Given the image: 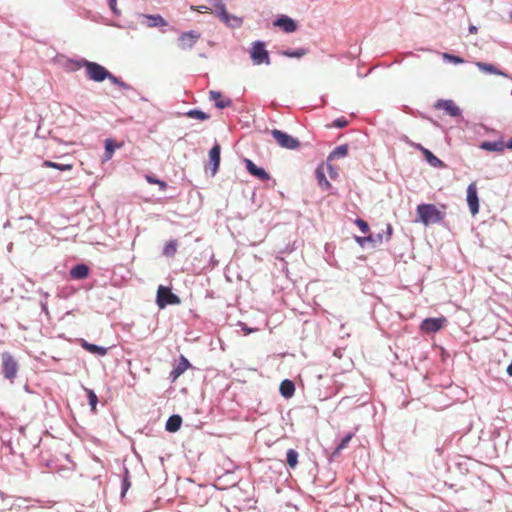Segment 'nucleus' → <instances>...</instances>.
Returning a JSON list of instances; mask_svg holds the SVG:
<instances>
[{
  "label": "nucleus",
  "instance_id": "8fccbe9b",
  "mask_svg": "<svg viewBox=\"0 0 512 512\" xmlns=\"http://www.w3.org/2000/svg\"><path fill=\"white\" fill-rule=\"evenodd\" d=\"M192 9H193V10H196V8H194V7H192ZM209 9H210L209 7L202 5V6H199V7L197 8V11L201 12L202 10H205V11H206V10H209Z\"/></svg>",
  "mask_w": 512,
  "mask_h": 512
},
{
  "label": "nucleus",
  "instance_id": "f257e3e1",
  "mask_svg": "<svg viewBox=\"0 0 512 512\" xmlns=\"http://www.w3.org/2000/svg\"><path fill=\"white\" fill-rule=\"evenodd\" d=\"M78 67H83L86 70V76L94 82H103L109 80L112 84L116 85L122 90L133 89L131 85L124 82L121 78L113 75L109 70L97 62L89 61L84 58L76 61Z\"/></svg>",
  "mask_w": 512,
  "mask_h": 512
},
{
  "label": "nucleus",
  "instance_id": "a878e982",
  "mask_svg": "<svg viewBox=\"0 0 512 512\" xmlns=\"http://www.w3.org/2000/svg\"><path fill=\"white\" fill-rule=\"evenodd\" d=\"M220 20L231 28H239L243 23L242 18L229 14L228 12L227 17L222 16Z\"/></svg>",
  "mask_w": 512,
  "mask_h": 512
},
{
  "label": "nucleus",
  "instance_id": "c9c22d12",
  "mask_svg": "<svg viewBox=\"0 0 512 512\" xmlns=\"http://www.w3.org/2000/svg\"><path fill=\"white\" fill-rule=\"evenodd\" d=\"M115 148H116V145L112 139H107L105 141V160L111 159Z\"/></svg>",
  "mask_w": 512,
  "mask_h": 512
},
{
  "label": "nucleus",
  "instance_id": "72a5a7b5",
  "mask_svg": "<svg viewBox=\"0 0 512 512\" xmlns=\"http://www.w3.org/2000/svg\"><path fill=\"white\" fill-rule=\"evenodd\" d=\"M146 180L148 183L150 184H157L159 186V190L160 191H165L168 187L167 183L163 180H160L158 178H156L155 176L153 175H146L145 176Z\"/></svg>",
  "mask_w": 512,
  "mask_h": 512
},
{
  "label": "nucleus",
  "instance_id": "3c124183",
  "mask_svg": "<svg viewBox=\"0 0 512 512\" xmlns=\"http://www.w3.org/2000/svg\"><path fill=\"white\" fill-rule=\"evenodd\" d=\"M507 374L512 377V362L507 367Z\"/></svg>",
  "mask_w": 512,
  "mask_h": 512
},
{
  "label": "nucleus",
  "instance_id": "4c0bfd02",
  "mask_svg": "<svg viewBox=\"0 0 512 512\" xmlns=\"http://www.w3.org/2000/svg\"><path fill=\"white\" fill-rule=\"evenodd\" d=\"M443 59L445 61H448V62H451L453 64H462L464 63V59L459 57V56H456V55H453V54H449V53H444L443 54Z\"/></svg>",
  "mask_w": 512,
  "mask_h": 512
},
{
  "label": "nucleus",
  "instance_id": "603ef678",
  "mask_svg": "<svg viewBox=\"0 0 512 512\" xmlns=\"http://www.w3.org/2000/svg\"><path fill=\"white\" fill-rule=\"evenodd\" d=\"M476 31H477V27L476 26H474V25H470L469 26V32L470 33H475Z\"/></svg>",
  "mask_w": 512,
  "mask_h": 512
},
{
  "label": "nucleus",
  "instance_id": "ddd939ff",
  "mask_svg": "<svg viewBox=\"0 0 512 512\" xmlns=\"http://www.w3.org/2000/svg\"><path fill=\"white\" fill-rule=\"evenodd\" d=\"M220 154H221V147L218 143H215L209 151V159H210L212 175H215L219 169Z\"/></svg>",
  "mask_w": 512,
  "mask_h": 512
},
{
  "label": "nucleus",
  "instance_id": "09e8293b",
  "mask_svg": "<svg viewBox=\"0 0 512 512\" xmlns=\"http://www.w3.org/2000/svg\"><path fill=\"white\" fill-rule=\"evenodd\" d=\"M504 148L512 150V138L509 139L506 143H504Z\"/></svg>",
  "mask_w": 512,
  "mask_h": 512
},
{
  "label": "nucleus",
  "instance_id": "c85d7f7f",
  "mask_svg": "<svg viewBox=\"0 0 512 512\" xmlns=\"http://www.w3.org/2000/svg\"><path fill=\"white\" fill-rule=\"evenodd\" d=\"M177 246H178L177 240L172 239V240L168 241L163 248V252H162L163 255L166 257H174V255L176 254V251H177Z\"/></svg>",
  "mask_w": 512,
  "mask_h": 512
},
{
  "label": "nucleus",
  "instance_id": "49530a36",
  "mask_svg": "<svg viewBox=\"0 0 512 512\" xmlns=\"http://www.w3.org/2000/svg\"><path fill=\"white\" fill-rule=\"evenodd\" d=\"M363 239H364V237H356V241L358 242V244H359L361 247H364V246H365V244H366L367 242H369V240H363Z\"/></svg>",
  "mask_w": 512,
  "mask_h": 512
},
{
  "label": "nucleus",
  "instance_id": "aec40b11",
  "mask_svg": "<svg viewBox=\"0 0 512 512\" xmlns=\"http://www.w3.org/2000/svg\"><path fill=\"white\" fill-rule=\"evenodd\" d=\"M279 390H280V394L284 398L288 399L294 395L295 385H294L293 381H291L289 379H285L281 382Z\"/></svg>",
  "mask_w": 512,
  "mask_h": 512
},
{
  "label": "nucleus",
  "instance_id": "de8ad7c7",
  "mask_svg": "<svg viewBox=\"0 0 512 512\" xmlns=\"http://www.w3.org/2000/svg\"><path fill=\"white\" fill-rule=\"evenodd\" d=\"M328 169H329V175L331 178H333L335 175H337L336 170L331 165H328Z\"/></svg>",
  "mask_w": 512,
  "mask_h": 512
},
{
  "label": "nucleus",
  "instance_id": "37998d69",
  "mask_svg": "<svg viewBox=\"0 0 512 512\" xmlns=\"http://www.w3.org/2000/svg\"><path fill=\"white\" fill-rule=\"evenodd\" d=\"M348 125V121L344 117H339L333 121V127L344 128Z\"/></svg>",
  "mask_w": 512,
  "mask_h": 512
},
{
  "label": "nucleus",
  "instance_id": "1a4fd4ad",
  "mask_svg": "<svg viewBox=\"0 0 512 512\" xmlns=\"http://www.w3.org/2000/svg\"><path fill=\"white\" fill-rule=\"evenodd\" d=\"M446 322V318H426L422 321L420 328L423 332L426 333H435L439 331L443 324Z\"/></svg>",
  "mask_w": 512,
  "mask_h": 512
},
{
  "label": "nucleus",
  "instance_id": "f3484780",
  "mask_svg": "<svg viewBox=\"0 0 512 512\" xmlns=\"http://www.w3.org/2000/svg\"><path fill=\"white\" fill-rule=\"evenodd\" d=\"M190 367V362L183 356H180L179 362L170 372V377L175 380Z\"/></svg>",
  "mask_w": 512,
  "mask_h": 512
},
{
  "label": "nucleus",
  "instance_id": "473e14b6",
  "mask_svg": "<svg viewBox=\"0 0 512 512\" xmlns=\"http://www.w3.org/2000/svg\"><path fill=\"white\" fill-rule=\"evenodd\" d=\"M131 487V482L129 480V470L124 467V477L122 479V483H121V496L124 497L126 492L129 490V488Z\"/></svg>",
  "mask_w": 512,
  "mask_h": 512
},
{
  "label": "nucleus",
  "instance_id": "412c9836",
  "mask_svg": "<svg viewBox=\"0 0 512 512\" xmlns=\"http://www.w3.org/2000/svg\"><path fill=\"white\" fill-rule=\"evenodd\" d=\"M182 424V418L178 414L171 415L166 421L165 429L168 432H177Z\"/></svg>",
  "mask_w": 512,
  "mask_h": 512
},
{
  "label": "nucleus",
  "instance_id": "7c9ffc66",
  "mask_svg": "<svg viewBox=\"0 0 512 512\" xmlns=\"http://www.w3.org/2000/svg\"><path fill=\"white\" fill-rule=\"evenodd\" d=\"M299 454L295 449H289L286 453V461L291 469H294L298 464Z\"/></svg>",
  "mask_w": 512,
  "mask_h": 512
},
{
  "label": "nucleus",
  "instance_id": "4be33fe9",
  "mask_svg": "<svg viewBox=\"0 0 512 512\" xmlns=\"http://www.w3.org/2000/svg\"><path fill=\"white\" fill-rule=\"evenodd\" d=\"M480 148L491 152H502L504 150V142L502 141H484L480 144Z\"/></svg>",
  "mask_w": 512,
  "mask_h": 512
},
{
  "label": "nucleus",
  "instance_id": "f03ea898",
  "mask_svg": "<svg viewBox=\"0 0 512 512\" xmlns=\"http://www.w3.org/2000/svg\"><path fill=\"white\" fill-rule=\"evenodd\" d=\"M418 221L425 226L440 223L445 217V213L440 211L434 204H420L416 209Z\"/></svg>",
  "mask_w": 512,
  "mask_h": 512
},
{
  "label": "nucleus",
  "instance_id": "f704fd0d",
  "mask_svg": "<svg viewBox=\"0 0 512 512\" xmlns=\"http://www.w3.org/2000/svg\"><path fill=\"white\" fill-rule=\"evenodd\" d=\"M384 238V233H376V234H370L366 237H364L363 240H369V243L373 244V247H376L378 244H381Z\"/></svg>",
  "mask_w": 512,
  "mask_h": 512
},
{
  "label": "nucleus",
  "instance_id": "a211bd4d",
  "mask_svg": "<svg viewBox=\"0 0 512 512\" xmlns=\"http://www.w3.org/2000/svg\"><path fill=\"white\" fill-rule=\"evenodd\" d=\"M476 66L479 68L480 71H482L484 73L500 75L503 77H509V75L506 72L500 70L497 66H495L493 64L485 63V62H476Z\"/></svg>",
  "mask_w": 512,
  "mask_h": 512
},
{
  "label": "nucleus",
  "instance_id": "bb28decb",
  "mask_svg": "<svg viewBox=\"0 0 512 512\" xmlns=\"http://www.w3.org/2000/svg\"><path fill=\"white\" fill-rule=\"evenodd\" d=\"M188 118L197 119L201 121L208 120L210 115L200 109H190L184 114Z\"/></svg>",
  "mask_w": 512,
  "mask_h": 512
},
{
  "label": "nucleus",
  "instance_id": "79ce46f5",
  "mask_svg": "<svg viewBox=\"0 0 512 512\" xmlns=\"http://www.w3.org/2000/svg\"><path fill=\"white\" fill-rule=\"evenodd\" d=\"M108 6L115 16H120V10L117 8V0H107Z\"/></svg>",
  "mask_w": 512,
  "mask_h": 512
},
{
  "label": "nucleus",
  "instance_id": "5701e85b",
  "mask_svg": "<svg viewBox=\"0 0 512 512\" xmlns=\"http://www.w3.org/2000/svg\"><path fill=\"white\" fill-rule=\"evenodd\" d=\"M315 177L321 189L328 190L329 188H331V183L327 180L322 166L316 168Z\"/></svg>",
  "mask_w": 512,
  "mask_h": 512
},
{
  "label": "nucleus",
  "instance_id": "e433bc0d",
  "mask_svg": "<svg viewBox=\"0 0 512 512\" xmlns=\"http://www.w3.org/2000/svg\"><path fill=\"white\" fill-rule=\"evenodd\" d=\"M85 390L87 392L88 403L91 407V410L95 411L97 403H98V397L93 390H91V389H85Z\"/></svg>",
  "mask_w": 512,
  "mask_h": 512
},
{
  "label": "nucleus",
  "instance_id": "a18cd8bd",
  "mask_svg": "<svg viewBox=\"0 0 512 512\" xmlns=\"http://www.w3.org/2000/svg\"><path fill=\"white\" fill-rule=\"evenodd\" d=\"M239 326L242 328V330L245 332V334H250L254 331H256L257 329H253V328H249L245 323L243 322H239Z\"/></svg>",
  "mask_w": 512,
  "mask_h": 512
},
{
  "label": "nucleus",
  "instance_id": "6e6552de",
  "mask_svg": "<svg viewBox=\"0 0 512 512\" xmlns=\"http://www.w3.org/2000/svg\"><path fill=\"white\" fill-rule=\"evenodd\" d=\"M245 167L248 173L261 181H268L271 179L270 174L261 167H258L252 160L244 159Z\"/></svg>",
  "mask_w": 512,
  "mask_h": 512
},
{
  "label": "nucleus",
  "instance_id": "c03bdc74",
  "mask_svg": "<svg viewBox=\"0 0 512 512\" xmlns=\"http://www.w3.org/2000/svg\"><path fill=\"white\" fill-rule=\"evenodd\" d=\"M382 233H384V237L386 239V241L390 240L391 236H392V233H393V227L391 224H387L386 225V230L383 231Z\"/></svg>",
  "mask_w": 512,
  "mask_h": 512
},
{
  "label": "nucleus",
  "instance_id": "7ed1b4c3",
  "mask_svg": "<svg viewBox=\"0 0 512 512\" xmlns=\"http://www.w3.org/2000/svg\"><path fill=\"white\" fill-rule=\"evenodd\" d=\"M250 57L254 65L270 64L269 53L263 41L257 40L252 44Z\"/></svg>",
  "mask_w": 512,
  "mask_h": 512
},
{
  "label": "nucleus",
  "instance_id": "9d476101",
  "mask_svg": "<svg viewBox=\"0 0 512 512\" xmlns=\"http://www.w3.org/2000/svg\"><path fill=\"white\" fill-rule=\"evenodd\" d=\"M468 206L470 208V212L472 215H475L479 212V198L477 194V188L475 183L469 184L467 188V197H466Z\"/></svg>",
  "mask_w": 512,
  "mask_h": 512
},
{
  "label": "nucleus",
  "instance_id": "dca6fc26",
  "mask_svg": "<svg viewBox=\"0 0 512 512\" xmlns=\"http://www.w3.org/2000/svg\"><path fill=\"white\" fill-rule=\"evenodd\" d=\"M209 99L215 102V107L218 109H224L232 105L230 98H222V94L219 91H210Z\"/></svg>",
  "mask_w": 512,
  "mask_h": 512
},
{
  "label": "nucleus",
  "instance_id": "ea45409f",
  "mask_svg": "<svg viewBox=\"0 0 512 512\" xmlns=\"http://www.w3.org/2000/svg\"><path fill=\"white\" fill-rule=\"evenodd\" d=\"M39 293L43 296L44 300L40 301V306L43 312L48 313V304L47 299L49 297V293L43 290H39Z\"/></svg>",
  "mask_w": 512,
  "mask_h": 512
},
{
  "label": "nucleus",
  "instance_id": "4468645a",
  "mask_svg": "<svg viewBox=\"0 0 512 512\" xmlns=\"http://www.w3.org/2000/svg\"><path fill=\"white\" fill-rule=\"evenodd\" d=\"M417 148L423 153L426 161L429 163L430 166L434 168H444L445 163L440 160L437 156H435L429 149L424 148L420 144L417 145Z\"/></svg>",
  "mask_w": 512,
  "mask_h": 512
},
{
  "label": "nucleus",
  "instance_id": "b1692460",
  "mask_svg": "<svg viewBox=\"0 0 512 512\" xmlns=\"http://www.w3.org/2000/svg\"><path fill=\"white\" fill-rule=\"evenodd\" d=\"M210 5L214 8V13L217 17H227V10L224 0H208Z\"/></svg>",
  "mask_w": 512,
  "mask_h": 512
},
{
  "label": "nucleus",
  "instance_id": "2eb2a0df",
  "mask_svg": "<svg viewBox=\"0 0 512 512\" xmlns=\"http://www.w3.org/2000/svg\"><path fill=\"white\" fill-rule=\"evenodd\" d=\"M89 271V267L86 264L80 263L70 269L69 275L73 280H83L88 277Z\"/></svg>",
  "mask_w": 512,
  "mask_h": 512
},
{
  "label": "nucleus",
  "instance_id": "58836bf2",
  "mask_svg": "<svg viewBox=\"0 0 512 512\" xmlns=\"http://www.w3.org/2000/svg\"><path fill=\"white\" fill-rule=\"evenodd\" d=\"M353 437V434L352 433H349L347 434L346 436H344L341 441L339 442V444L336 446V451H340L344 448L347 447L348 443L350 442V440L352 439Z\"/></svg>",
  "mask_w": 512,
  "mask_h": 512
},
{
  "label": "nucleus",
  "instance_id": "6ab92c4d",
  "mask_svg": "<svg viewBox=\"0 0 512 512\" xmlns=\"http://www.w3.org/2000/svg\"><path fill=\"white\" fill-rule=\"evenodd\" d=\"M140 17L146 19V26L147 27H161L166 26L167 22L161 15H148V14H141Z\"/></svg>",
  "mask_w": 512,
  "mask_h": 512
},
{
  "label": "nucleus",
  "instance_id": "2f4dec72",
  "mask_svg": "<svg viewBox=\"0 0 512 512\" xmlns=\"http://www.w3.org/2000/svg\"><path fill=\"white\" fill-rule=\"evenodd\" d=\"M42 166L47 167V168H55L60 171H67V170L72 169V165H70V164H61V163L53 162L50 160H45L43 162Z\"/></svg>",
  "mask_w": 512,
  "mask_h": 512
},
{
  "label": "nucleus",
  "instance_id": "a19ab883",
  "mask_svg": "<svg viewBox=\"0 0 512 512\" xmlns=\"http://www.w3.org/2000/svg\"><path fill=\"white\" fill-rule=\"evenodd\" d=\"M355 224L359 227L362 233L366 234L369 231V225L361 218L355 220Z\"/></svg>",
  "mask_w": 512,
  "mask_h": 512
},
{
  "label": "nucleus",
  "instance_id": "9b49d317",
  "mask_svg": "<svg viewBox=\"0 0 512 512\" xmlns=\"http://www.w3.org/2000/svg\"><path fill=\"white\" fill-rule=\"evenodd\" d=\"M435 107L445 110V112L452 117H458L461 115V109L455 105L452 100H438Z\"/></svg>",
  "mask_w": 512,
  "mask_h": 512
},
{
  "label": "nucleus",
  "instance_id": "f8f14e48",
  "mask_svg": "<svg viewBox=\"0 0 512 512\" xmlns=\"http://www.w3.org/2000/svg\"><path fill=\"white\" fill-rule=\"evenodd\" d=\"M274 26L281 28L284 32L291 33L297 29L296 22L286 16L282 15L274 21Z\"/></svg>",
  "mask_w": 512,
  "mask_h": 512
},
{
  "label": "nucleus",
  "instance_id": "0eeeda50",
  "mask_svg": "<svg viewBox=\"0 0 512 512\" xmlns=\"http://www.w3.org/2000/svg\"><path fill=\"white\" fill-rule=\"evenodd\" d=\"M199 38H200V34L197 31L191 30V31L183 32L178 37L179 47L182 50L191 49L196 44V42L199 40Z\"/></svg>",
  "mask_w": 512,
  "mask_h": 512
},
{
  "label": "nucleus",
  "instance_id": "393cba45",
  "mask_svg": "<svg viewBox=\"0 0 512 512\" xmlns=\"http://www.w3.org/2000/svg\"><path fill=\"white\" fill-rule=\"evenodd\" d=\"M82 347L85 350H87L88 352L95 354V355H99V356H104L108 352V349L106 347L99 346L96 344H91L86 341H84V343L82 344Z\"/></svg>",
  "mask_w": 512,
  "mask_h": 512
},
{
  "label": "nucleus",
  "instance_id": "20e7f679",
  "mask_svg": "<svg viewBox=\"0 0 512 512\" xmlns=\"http://www.w3.org/2000/svg\"><path fill=\"white\" fill-rule=\"evenodd\" d=\"M180 302V298L174 294L170 288L159 286L156 296V303L159 308H165L168 305L180 304Z\"/></svg>",
  "mask_w": 512,
  "mask_h": 512
},
{
  "label": "nucleus",
  "instance_id": "c756f323",
  "mask_svg": "<svg viewBox=\"0 0 512 512\" xmlns=\"http://www.w3.org/2000/svg\"><path fill=\"white\" fill-rule=\"evenodd\" d=\"M281 54L285 57L299 59L307 54V49H305V48L287 49V50L282 51Z\"/></svg>",
  "mask_w": 512,
  "mask_h": 512
},
{
  "label": "nucleus",
  "instance_id": "423d86ee",
  "mask_svg": "<svg viewBox=\"0 0 512 512\" xmlns=\"http://www.w3.org/2000/svg\"><path fill=\"white\" fill-rule=\"evenodd\" d=\"M18 371V363L14 357L8 353H2V372L6 379L13 381Z\"/></svg>",
  "mask_w": 512,
  "mask_h": 512
},
{
  "label": "nucleus",
  "instance_id": "39448f33",
  "mask_svg": "<svg viewBox=\"0 0 512 512\" xmlns=\"http://www.w3.org/2000/svg\"><path fill=\"white\" fill-rule=\"evenodd\" d=\"M271 135L274 140L283 148L294 150L300 146V142L297 138L281 130L273 129L271 131Z\"/></svg>",
  "mask_w": 512,
  "mask_h": 512
},
{
  "label": "nucleus",
  "instance_id": "cd10ccee",
  "mask_svg": "<svg viewBox=\"0 0 512 512\" xmlns=\"http://www.w3.org/2000/svg\"><path fill=\"white\" fill-rule=\"evenodd\" d=\"M348 154V145L343 144L340 146H337L333 149V151L329 154L328 160L338 159L345 157Z\"/></svg>",
  "mask_w": 512,
  "mask_h": 512
}]
</instances>
